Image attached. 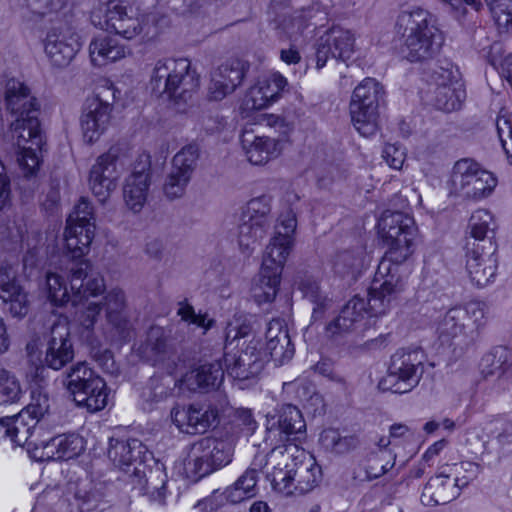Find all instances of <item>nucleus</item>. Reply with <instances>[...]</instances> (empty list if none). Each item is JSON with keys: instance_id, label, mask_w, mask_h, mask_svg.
I'll list each match as a JSON object with an SVG mask.
<instances>
[{"instance_id": "f257e3e1", "label": "nucleus", "mask_w": 512, "mask_h": 512, "mask_svg": "<svg viewBox=\"0 0 512 512\" xmlns=\"http://www.w3.org/2000/svg\"><path fill=\"white\" fill-rule=\"evenodd\" d=\"M5 105L15 117L10 129L18 148L17 162L25 177L33 176L39 169L38 151L44 143L38 100L25 83L12 78L5 85Z\"/></svg>"}, {"instance_id": "f03ea898", "label": "nucleus", "mask_w": 512, "mask_h": 512, "mask_svg": "<svg viewBox=\"0 0 512 512\" xmlns=\"http://www.w3.org/2000/svg\"><path fill=\"white\" fill-rule=\"evenodd\" d=\"M250 324L243 315H235L227 324L225 331V365L228 375L234 379L246 380L257 376L269 360L282 365L294 355V347L289 342L266 339L265 345L260 341H251L245 350L234 351V342L250 332Z\"/></svg>"}, {"instance_id": "7ed1b4c3", "label": "nucleus", "mask_w": 512, "mask_h": 512, "mask_svg": "<svg viewBox=\"0 0 512 512\" xmlns=\"http://www.w3.org/2000/svg\"><path fill=\"white\" fill-rule=\"evenodd\" d=\"M378 229L388 250L378 265L376 276L385 278L384 288H388L386 295L389 297L395 291L404 290L410 274L406 261L412 254L414 219L403 212L386 210L378 220Z\"/></svg>"}, {"instance_id": "20e7f679", "label": "nucleus", "mask_w": 512, "mask_h": 512, "mask_svg": "<svg viewBox=\"0 0 512 512\" xmlns=\"http://www.w3.org/2000/svg\"><path fill=\"white\" fill-rule=\"evenodd\" d=\"M296 228V215L291 209L280 214L274 236L265 249L259 277L252 287L257 303H268L275 299L283 267L294 246Z\"/></svg>"}, {"instance_id": "39448f33", "label": "nucleus", "mask_w": 512, "mask_h": 512, "mask_svg": "<svg viewBox=\"0 0 512 512\" xmlns=\"http://www.w3.org/2000/svg\"><path fill=\"white\" fill-rule=\"evenodd\" d=\"M384 284L385 278L376 276L367 298L358 295L351 298L339 316L327 325V335L333 339L348 334L361 335L370 327L369 318L386 314L403 290L388 297L389 290L384 288Z\"/></svg>"}, {"instance_id": "423d86ee", "label": "nucleus", "mask_w": 512, "mask_h": 512, "mask_svg": "<svg viewBox=\"0 0 512 512\" xmlns=\"http://www.w3.org/2000/svg\"><path fill=\"white\" fill-rule=\"evenodd\" d=\"M396 29L403 38L401 53L410 62L432 58L443 42L434 17L420 7L402 11L397 17Z\"/></svg>"}, {"instance_id": "0eeeda50", "label": "nucleus", "mask_w": 512, "mask_h": 512, "mask_svg": "<svg viewBox=\"0 0 512 512\" xmlns=\"http://www.w3.org/2000/svg\"><path fill=\"white\" fill-rule=\"evenodd\" d=\"M70 274V289L61 275L53 272L46 274L45 290L53 305L64 306L69 302L77 305L84 297L99 296L105 290L103 276L92 271L88 261L75 264Z\"/></svg>"}, {"instance_id": "6e6552de", "label": "nucleus", "mask_w": 512, "mask_h": 512, "mask_svg": "<svg viewBox=\"0 0 512 512\" xmlns=\"http://www.w3.org/2000/svg\"><path fill=\"white\" fill-rule=\"evenodd\" d=\"M154 91L165 93L178 109L187 104L199 88V77L186 58L158 60L152 70Z\"/></svg>"}, {"instance_id": "1a4fd4ad", "label": "nucleus", "mask_w": 512, "mask_h": 512, "mask_svg": "<svg viewBox=\"0 0 512 512\" xmlns=\"http://www.w3.org/2000/svg\"><path fill=\"white\" fill-rule=\"evenodd\" d=\"M478 471V465L464 461L442 466L424 485L420 500L425 506L447 504L456 499Z\"/></svg>"}, {"instance_id": "9d476101", "label": "nucleus", "mask_w": 512, "mask_h": 512, "mask_svg": "<svg viewBox=\"0 0 512 512\" xmlns=\"http://www.w3.org/2000/svg\"><path fill=\"white\" fill-rule=\"evenodd\" d=\"M90 20L96 28L125 39H133L143 30L142 20L123 0H96Z\"/></svg>"}, {"instance_id": "9b49d317", "label": "nucleus", "mask_w": 512, "mask_h": 512, "mask_svg": "<svg viewBox=\"0 0 512 512\" xmlns=\"http://www.w3.org/2000/svg\"><path fill=\"white\" fill-rule=\"evenodd\" d=\"M65 385L77 406L92 413L106 407V382L86 362H78L71 367L66 375Z\"/></svg>"}, {"instance_id": "f8f14e48", "label": "nucleus", "mask_w": 512, "mask_h": 512, "mask_svg": "<svg viewBox=\"0 0 512 512\" xmlns=\"http://www.w3.org/2000/svg\"><path fill=\"white\" fill-rule=\"evenodd\" d=\"M116 92L115 87L107 83L98 86L95 93L85 100L80 115V129L84 142L93 144L108 130Z\"/></svg>"}, {"instance_id": "ddd939ff", "label": "nucleus", "mask_w": 512, "mask_h": 512, "mask_svg": "<svg viewBox=\"0 0 512 512\" xmlns=\"http://www.w3.org/2000/svg\"><path fill=\"white\" fill-rule=\"evenodd\" d=\"M424 372V356L418 349H399L390 359L387 374L379 388L393 393H408L420 382Z\"/></svg>"}, {"instance_id": "4468645a", "label": "nucleus", "mask_w": 512, "mask_h": 512, "mask_svg": "<svg viewBox=\"0 0 512 512\" xmlns=\"http://www.w3.org/2000/svg\"><path fill=\"white\" fill-rule=\"evenodd\" d=\"M383 86L374 78H365L352 93L350 115L355 129L364 137L375 134L379 106L384 99Z\"/></svg>"}, {"instance_id": "2eb2a0df", "label": "nucleus", "mask_w": 512, "mask_h": 512, "mask_svg": "<svg viewBox=\"0 0 512 512\" xmlns=\"http://www.w3.org/2000/svg\"><path fill=\"white\" fill-rule=\"evenodd\" d=\"M233 448L229 441L204 437L193 443L184 460L187 473L202 478L231 462Z\"/></svg>"}, {"instance_id": "dca6fc26", "label": "nucleus", "mask_w": 512, "mask_h": 512, "mask_svg": "<svg viewBox=\"0 0 512 512\" xmlns=\"http://www.w3.org/2000/svg\"><path fill=\"white\" fill-rule=\"evenodd\" d=\"M492 173L482 169L472 159H461L454 164L449 181L450 192L468 199L488 196L496 187Z\"/></svg>"}, {"instance_id": "f3484780", "label": "nucleus", "mask_w": 512, "mask_h": 512, "mask_svg": "<svg viewBox=\"0 0 512 512\" xmlns=\"http://www.w3.org/2000/svg\"><path fill=\"white\" fill-rule=\"evenodd\" d=\"M287 84V79L279 72L260 75L241 101L239 110L242 117H248L253 111L265 109L276 102Z\"/></svg>"}, {"instance_id": "a211bd4d", "label": "nucleus", "mask_w": 512, "mask_h": 512, "mask_svg": "<svg viewBox=\"0 0 512 512\" xmlns=\"http://www.w3.org/2000/svg\"><path fill=\"white\" fill-rule=\"evenodd\" d=\"M151 185V159L146 152L137 155L131 173L125 178L123 200L125 206L134 214L140 213L145 206Z\"/></svg>"}, {"instance_id": "6ab92c4d", "label": "nucleus", "mask_w": 512, "mask_h": 512, "mask_svg": "<svg viewBox=\"0 0 512 512\" xmlns=\"http://www.w3.org/2000/svg\"><path fill=\"white\" fill-rule=\"evenodd\" d=\"M44 52L52 65L66 67L81 49L76 30L67 23L52 26L43 40Z\"/></svg>"}, {"instance_id": "aec40b11", "label": "nucleus", "mask_w": 512, "mask_h": 512, "mask_svg": "<svg viewBox=\"0 0 512 512\" xmlns=\"http://www.w3.org/2000/svg\"><path fill=\"white\" fill-rule=\"evenodd\" d=\"M107 455L116 468L126 473L132 472L131 478L140 475L143 463L148 459L153 460L146 446L135 438L111 437Z\"/></svg>"}, {"instance_id": "412c9836", "label": "nucleus", "mask_w": 512, "mask_h": 512, "mask_svg": "<svg viewBox=\"0 0 512 512\" xmlns=\"http://www.w3.org/2000/svg\"><path fill=\"white\" fill-rule=\"evenodd\" d=\"M49 408V398L46 394L32 392L31 402L27 407L17 415L9 417L10 425L17 427V430L13 429V447L33 443L29 441L33 435V430L37 423L49 412Z\"/></svg>"}, {"instance_id": "4be33fe9", "label": "nucleus", "mask_w": 512, "mask_h": 512, "mask_svg": "<svg viewBox=\"0 0 512 512\" xmlns=\"http://www.w3.org/2000/svg\"><path fill=\"white\" fill-rule=\"evenodd\" d=\"M355 49V33L350 29L334 26L318 40L316 67L323 68L330 56L346 61L353 56Z\"/></svg>"}, {"instance_id": "5701e85b", "label": "nucleus", "mask_w": 512, "mask_h": 512, "mask_svg": "<svg viewBox=\"0 0 512 512\" xmlns=\"http://www.w3.org/2000/svg\"><path fill=\"white\" fill-rule=\"evenodd\" d=\"M100 304L106 312L111 340L115 342L127 340L131 336L132 323L128 315L125 291L119 287L109 289Z\"/></svg>"}, {"instance_id": "b1692460", "label": "nucleus", "mask_w": 512, "mask_h": 512, "mask_svg": "<svg viewBox=\"0 0 512 512\" xmlns=\"http://www.w3.org/2000/svg\"><path fill=\"white\" fill-rule=\"evenodd\" d=\"M118 166V155L114 149H110L98 157L90 170V189L101 203H104L117 187L121 175Z\"/></svg>"}, {"instance_id": "393cba45", "label": "nucleus", "mask_w": 512, "mask_h": 512, "mask_svg": "<svg viewBox=\"0 0 512 512\" xmlns=\"http://www.w3.org/2000/svg\"><path fill=\"white\" fill-rule=\"evenodd\" d=\"M219 411L216 407L200 404L175 406L171 411V419L177 428L187 434L205 433L217 425Z\"/></svg>"}, {"instance_id": "a878e982", "label": "nucleus", "mask_w": 512, "mask_h": 512, "mask_svg": "<svg viewBox=\"0 0 512 512\" xmlns=\"http://www.w3.org/2000/svg\"><path fill=\"white\" fill-rule=\"evenodd\" d=\"M73 357L74 350L70 339L68 319L67 317L59 316L50 328L45 363L53 370H60L69 363Z\"/></svg>"}, {"instance_id": "bb28decb", "label": "nucleus", "mask_w": 512, "mask_h": 512, "mask_svg": "<svg viewBox=\"0 0 512 512\" xmlns=\"http://www.w3.org/2000/svg\"><path fill=\"white\" fill-rule=\"evenodd\" d=\"M33 456L39 461H67L80 456L86 447V441L78 434H63L48 441L34 444Z\"/></svg>"}, {"instance_id": "cd10ccee", "label": "nucleus", "mask_w": 512, "mask_h": 512, "mask_svg": "<svg viewBox=\"0 0 512 512\" xmlns=\"http://www.w3.org/2000/svg\"><path fill=\"white\" fill-rule=\"evenodd\" d=\"M495 248L489 241V251L484 245L473 242L468 244L466 253V269L471 281L478 287H484L495 276L497 258L494 255Z\"/></svg>"}, {"instance_id": "c85d7f7f", "label": "nucleus", "mask_w": 512, "mask_h": 512, "mask_svg": "<svg viewBox=\"0 0 512 512\" xmlns=\"http://www.w3.org/2000/svg\"><path fill=\"white\" fill-rule=\"evenodd\" d=\"M305 422L300 410L291 404L282 405L276 415L267 418L266 440L274 442H288L293 434L303 433Z\"/></svg>"}, {"instance_id": "c756f323", "label": "nucleus", "mask_w": 512, "mask_h": 512, "mask_svg": "<svg viewBox=\"0 0 512 512\" xmlns=\"http://www.w3.org/2000/svg\"><path fill=\"white\" fill-rule=\"evenodd\" d=\"M246 73L245 64L238 60H229L211 73L208 88L209 98L220 101L233 93L242 83Z\"/></svg>"}, {"instance_id": "7c9ffc66", "label": "nucleus", "mask_w": 512, "mask_h": 512, "mask_svg": "<svg viewBox=\"0 0 512 512\" xmlns=\"http://www.w3.org/2000/svg\"><path fill=\"white\" fill-rule=\"evenodd\" d=\"M434 105L437 109L452 112L458 110L466 97L464 84L459 78L458 71L442 69L436 80Z\"/></svg>"}, {"instance_id": "2f4dec72", "label": "nucleus", "mask_w": 512, "mask_h": 512, "mask_svg": "<svg viewBox=\"0 0 512 512\" xmlns=\"http://www.w3.org/2000/svg\"><path fill=\"white\" fill-rule=\"evenodd\" d=\"M320 12L321 5L317 1L307 0L305 4L293 5L281 21V28L290 39L298 41L300 37H306L314 31L313 19Z\"/></svg>"}, {"instance_id": "473e14b6", "label": "nucleus", "mask_w": 512, "mask_h": 512, "mask_svg": "<svg viewBox=\"0 0 512 512\" xmlns=\"http://www.w3.org/2000/svg\"><path fill=\"white\" fill-rule=\"evenodd\" d=\"M241 145L247 160L253 165H265L282 152L279 139L255 135L249 131H244Z\"/></svg>"}, {"instance_id": "72a5a7b5", "label": "nucleus", "mask_w": 512, "mask_h": 512, "mask_svg": "<svg viewBox=\"0 0 512 512\" xmlns=\"http://www.w3.org/2000/svg\"><path fill=\"white\" fill-rule=\"evenodd\" d=\"M0 299L10 303V312L14 317H23L28 312L27 294L16 279V270L12 265L0 266Z\"/></svg>"}, {"instance_id": "f704fd0d", "label": "nucleus", "mask_w": 512, "mask_h": 512, "mask_svg": "<svg viewBox=\"0 0 512 512\" xmlns=\"http://www.w3.org/2000/svg\"><path fill=\"white\" fill-rule=\"evenodd\" d=\"M142 472L139 476H132V484L139 493L147 494L159 503H163L166 495V483L168 481L167 473L164 466L159 462H154V465L149 469L143 463Z\"/></svg>"}, {"instance_id": "c9c22d12", "label": "nucleus", "mask_w": 512, "mask_h": 512, "mask_svg": "<svg viewBox=\"0 0 512 512\" xmlns=\"http://www.w3.org/2000/svg\"><path fill=\"white\" fill-rule=\"evenodd\" d=\"M274 446L268 454H257L252 463L259 471L265 468H288L293 467V463L301 461L306 457L304 449L297 444L280 442Z\"/></svg>"}, {"instance_id": "e433bc0d", "label": "nucleus", "mask_w": 512, "mask_h": 512, "mask_svg": "<svg viewBox=\"0 0 512 512\" xmlns=\"http://www.w3.org/2000/svg\"><path fill=\"white\" fill-rule=\"evenodd\" d=\"M17 230L22 247L26 248V253L23 257V271L26 277L30 278L36 274L45 258L46 252L43 248L44 237L37 230L28 231L25 229L24 231L21 226Z\"/></svg>"}, {"instance_id": "4c0bfd02", "label": "nucleus", "mask_w": 512, "mask_h": 512, "mask_svg": "<svg viewBox=\"0 0 512 512\" xmlns=\"http://www.w3.org/2000/svg\"><path fill=\"white\" fill-rule=\"evenodd\" d=\"M482 375L496 376L501 385L512 378V350L506 346H496L485 354L480 363Z\"/></svg>"}, {"instance_id": "58836bf2", "label": "nucleus", "mask_w": 512, "mask_h": 512, "mask_svg": "<svg viewBox=\"0 0 512 512\" xmlns=\"http://www.w3.org/2000/svg\"><path fill=\"white\" fill-rule=\"evenodd\" d=\"M96 224L94 222L74 223L66 220L64 240L67 251L72 258H81L90 250L95 237Z\"/></svg>"}, {"instance_id": "ea45409f", "label": "nucleus", "mask_w": 512, "mask_h": 512, "mask_svg": "<svg viewBox=\"0 0 512 512\" xmlns=\"http://www.w3.org/2000/svg\"><path fill=\"white\" fill-rule=\"evenodd\" d=\"M227 373L225 355L222 362L204 364L192 370L183 379V383L191 391L209 390L220 386Z\"/></svg>"}, {"instance_id": "a19ab883", "label": "nucleus", "mask_w": 512, "mask_h": 512, "mask_svg": "<svg viewBox=\"0 0 512 512\" xmlns=\"http://www.w3.org/2000/svg\"><path fill=\"white\" fill-rule=\"evenodd\" d=\"M396 461V455L391 449H375L371 451L362 466L353 473L358 481H371L383 476L391 470Z\"/></svg>"}, {"instance_id": "79ce46f5", "label": "nucleus", "mask_w": 512, "mask_h": 512, "mask_svg": "<svg viewBox=\"0 0 512 512\" xmlns=\"http://www.w3.org/2000/svg\"><path fill=\"white\" fill-rule=\"evenodd\" d=\"M138 355L153 365L163 364L170 358V350L166 342V334L162 327L152 326L145 340L137 348Z\"/></svg>"}, {"instance_id": "37998d69", "label": "nucleus", "mask_w": 512, "mask_h": 512, "mask_svg": "<svg viewBox=\"0 0 512 512\" xmlns=\"http://www.w3.org/2000/svg\"><path fill=\"white\" fill-rule=\"evenodd\" d=\"M89 55L92 64L101 67L124 58L126 56V49L117 39L100 36L91 41Z\"/></svg>"}, {"instance_id": "c03bdc74", "label": "nucleus", "mask_w": 512, "mask_h": 512, "mask_svg": "<svg viewBox=\"0 0 512 512\" xmlns=\"http://www.w3.org/2000/svg\"><path fill=\"white\" fill-rule=\"evenodd\" d=\"M176 385L177 382L171 376L151 378L140 394L142 408L152 410L173 394Z\"/></svg>"}, {"instance_id": "a18cd8bd", "label": "nucleus", "mask_w": 512, "mask_h": 512, "mask_svg": "<svg viewBox=\"0 0 512 512\" xmlns=\"http://www.w3.org/2000/svg\"><path fill=\"white\" fill-rule=\"evenodd\" d=\"M259 470L251 463L250 467L224 491L225 499L233 504L249 499L256 494Z\"/></svg>"}, {"instance_id": "49530a36", "label": "nucleus", "mask_w": 512, "mask_h": 512, "mask_svg": "<svg viewBox=\"0 0 512 512\" xmlns=\"http://www.w3.org/2000/svg\"><path fill=\"white\" fill-rule=\"evenodd\" d=\"M299 289L303 296L313 304L312 318L314 320L321 319L325 312L332 307V298L322 291L316 279L304 278L299 284Z\"/></svg>"}, {"instance_id": "de8ad7c7", "label": "nucleus", "mask_w": 512, "mask_h": 512, "mask_svg": "<svg viewBox=\"0 0 512 512\" xmlns=\"http://www.w3.org/2000/svg\"><path fill=\"white\" fill-rule=\"evenodd\" d=\"M295 491L301 494L310 491L317 483L320 476V468L314 459L306 454L301 461L293 463Z\"/></svg>"}, {"instance_id": "09e8293b", "label": "nucleus", "mask_w": 512, "mask_h": 512, "mask_svg": "<svg viewBox=\"0 0 512 512\" xmlns=\"http://www.w3.org/2000/svg\"><path fill=\"white\" fill-rule=\"evenodd\" d=\"M268 229L269 227L265 224L241 216L238 225V245L242 252L249 255L257 243L264 238Z\"/></svg>"}, {"instance_id": "8fccbe9b", "label": "nucleus", "mask_w": 512, "mask_h": 512, "mask_svg": "<svg viewBox=\"0 0 512 512\" xmlns=\"http://www.w3.org/2000/svg\"><path fill=\"white\" fill-rule=\"evenodd\" d=\"M470 234L475 239L474 242L490 238L496 229V223L493 215L485 209H478L470 217L469 220Z\"/></svg>"}, {"instance_id": "3c124183", "label": "nucleus", "mask_w": 512, "mask_h": 512, "mask_svg": "<svg viewBox=\"0 0 512 512\" xmlns=\"http://www.w3.org/2000/svg\"><path fill=\"white\" fill-rule=\"evenodd\" d=\"M271 196L261 195L249 200L241 216L270 227Z\"/></svg>"}, {"instance_id": "603ef678", "label": "nucleus", "mask_w": 512, "mask_h": 512, "mask_svg": "<svg viewBox=\"0 0 512 512\" xmlns=\"http://www.w3.org/2000/svg\"><path fill=\"white\" fill-rule=\"evenodd\" d=\"M465 312L462 307L448 310L439 323L438 330L442 336L457 337L465 332Z\"/></svg>"}, {"instance_id": "864d4df0", "label": "nucleus", "mask_w": 512, "mask_h": 512, "mask_svg": "<svg viewBox=\"0 0 512 512\" xmlns=\"http://www.w3.org/2000/svg\"><path fill=\"white\" fill-rule=\"evenodd\" d=\"M266 477L270 481L272 488L286 496L295 492L294 466L288 468H265Z\"/></svg>"}, {"instance_id": "5fc2aeb1", "label": "nucleus", "mask_w": 512, "mask_h": 512, "mask_svg": "<svg viewBox=\"0 0 512 512\" xmlns=\"http://www.w3.org/2000/svg\"><path fill=\"white\" fill-rule=\"evenodd\" d=\"M198 157V146L195 144H188L174 155L171 168L192 177Z\"/></svg>"}, {"instance_id": "6e6d98bb", "label": "nucleus", "mask_w": 512, "mask_h": 512, "mask_svg": "<svg viewBox=\"0 0 512 512\" xmlns=\"http://www.w3.org/2000/svg\"><path fill=\"white\" fill-rule=\"evenodd\" d=\"M95 296L84 297L81 302L74 307H79L76 312V321L84 330H91L97 322L98 316L102 309L101 304L94 301H89V298Z\"/></svg>"}, {"instance_id": "4d7b16f0", "label": "nucleus", "mask_w": 512, "mask_h": 512, "mask_svg": "<svg viewBox=\"0 0 512 512\" xmlns=\"http://www.w3.org/2000/svg\"><path fill=\"white\" fill-rule=\"evenodd\" d=\"M496 128L503 150L512 164V115L501 110L497 117Z\"/></svg>"}, {"instance_id": "13d9d810", "label": "nucleus", "mask_w": 512, "mask_h": 512, "mask_svg": "<svg viewBox=\"0 0 512 512\" xmlns=\"http://www.w3.org/2000/svg\"><path fill=\"white\" fill-rule=\"evenodd\" d=\"M190 180L191 177L185 173L176 171L175 169L171 168V171L167 175L163 186L164 194L169 199L182 197Z\"/></svg>"}, {"instance_id": "bf43d9fd", "label": "nucleus", "mask_w": 512, "mask_h": 512, "mask_svg": "<svg viewBox=\"0 0 512 512\" xmlns=\"http://www.w3.org/2000/svg\"><path fill=\"white\" fill-rule=\"evenodd\" d=\"M487 3L500 29H507L512 25V0H490Z\"/></svg>"}, {"instance_id": "052dcab7", "label": "nucleus", "mask_w": 512, "mask_h": 512, "mask_svg": "<svg viewBox=\"0 0 512 512\" xmlns=\"http://www.w3.org/2000/svg\"><path fill=\"white\" fill-rule=\"evenodd\" d=\"M30 11L40 17L59 14L69 7V0H27Z\"/></svg>"}, {"instance_id": "680f3d73", "label": "nucleus", "mask_w": 512, "mask_h": 512, "mask_svg": "<svg viewBox=\"0 0 512 512\" xmlns=\"http://www.w3.org/2000/svg\"><path fill=\"white\" fill-rule=\"evenodd\" d=\"M177 314L188 324H193L202 328L204 333L211 329L215 324V320L209 317L207 313H197L189 304H180Z\"/></svg>"}, {"instance_id": "e2e57ef3", "label": "nucleus", "mask_w": 512, "mask_h": 512, "mask_svg": "<svg viewBox=\"0 0 512 512\" xmlns=\"http://www.w3.org/2000/svg\"><path fill=\"white\" fill-rule=\"evenodd\" d=\"M462 309L465 312V318L470 319L477 329L484 327L490 318V308L483 301H470Z\"/></svg>"}, {"instance_id": "0e129e2a", "label": "nucleus", "mask_w": 512, "mask_h": 512, "mask_svg": "<svg viewBox=\"0 0 512 512\" xmlns=\"http://www.w3.org/2000/svg\"><path fill=\"white\" fill-rule=\"evenodd\" d=\"M362 251H343L337 254L334 267L337 272L343 273L347 269L357 268L362 264Z\"/></svg>"}, {"instance_id": "69168bd1", "label": "nucleus", "mask_w": 512, "mask_h": 512, "mask_svg": "<svg viewBox=\"0 0 512 512\" xmlns=\"http://www.w3.org/2000/svg\"><path fill=\"white\" fill-rule=\"evenodd\" d=\"M67 220L83 224H86V222L95 223V214L92 203L87 198H81L75 205L74 211L69 215Z\"/></svg>"}, {"instance_id": "338daca9", "label": "nucleus", "mask_w": 512, "mask_h": 512, "mask_svg": "<svg viewBox=\"0 0 512 512\" xmlns=\"http://www.w3.org/2000/svg\"><path fill=\"white\" fill-rule=\"evenodd\" d=\"M382 156L391 168L399 170L404 164L406 152L399 144H387L383 149Z\"/></svg>"}, {"instance_id": "774afa93", "label": "nucleus", "mask_w": 512, "mask_h": 512, "mask_svg": "<svg viewBox=\"0 0 512 512\" xmlns=\"http://www.w3.org/2000/svg\"><path fill=\"white\" fill-rule=\"evenodd\" d=\"M20 396V384L14 376L0 383V404L15 403L20 399Z\"/></svg>"}]
</instances>
